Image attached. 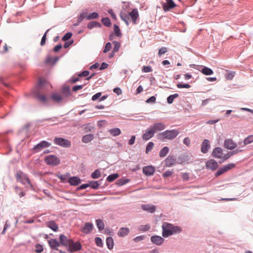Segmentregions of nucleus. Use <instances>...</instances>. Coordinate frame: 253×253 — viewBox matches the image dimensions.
Masks as SVG:
<instances>
[{"label":"nucleus","mask_w":253,"mask_h":253,"mask_svg":"<svg viewBox=\"0 0 253 253\" xmlns=\"http://www.w3.org/2000/svg\"><path fill=\"white\" fill-rule=\"evenodd\" d=\"M60 241L63 246H69L71 242V240H68L67 237L64 235H61L60 236Z\"/></svg>","instance_id":"obj_25"},{"label":"nucleus","mask_w":253,"mask_h":253,"mask_svg":"<svg viewBox=\"0 0 253 253\" xmlns=\"http://www.w3.org/2000/svg\"><path fill=\"white\" fill-rule=\"evenodd\" d=\"M108 131L113 136H118L121 133V130L118 128H114L113 129H110L108 130Z\"/></svg>","instance_id":"obj_28"},{"label":"nucleus","mask_w":253,"mask_h":253,"mask_svg":"<svg viewBox=\"0 0 253 253\" xmlns=\"http://www.w3.org/2000/svg\"><path fill=\"white\" fill-rule=\"evenodd\" d=\"M101 22L103 24L107 27H110L111 25V23L110 19L108 17L102 18L101 20Z\"/></svg>","instance_id":"obj_39"},{"label":"nucleus","mask_w":253,"mask_h":253,"mask_svg":"<svg viewBox=\"0 0 253 253\" xmlns=\"http://www.w3.org/2000/svg\"><path fill=\"white\" fill-rule=\"evenodd\" d=\"M201 72L205 75H211L213 73V71L211 69L207 67H204L202 69Z\"/></svg>","instance_id":"obj_32"},{"label":"nucleus","mask_w":253,"mask_h":253,"mask_svg":"<svg viewBox=\"0 0 253 253\" xmlns=\"http://www.w3.org/2000/svg\"><path fill=\"white\" fill-rule=\"evenodd\" d=\"M57 177L59 178L61 181L63 182H66L69 177V174H59L57 175Z\"/></svg>","instance_id":"obj_41"},{"label":"nucleus","mask_w":253,"mask_h":253,"mask_svg":"<svg viewBox=\"0 0 253 253\" xmlns=\"http://www.w3.org/2000/svg\"><path fill=\"white\" fill-rule=\"evenodd\" d=\"M162 228V235L164 237H168L173 234L180 233L182 231L180 227L174 226L168 222H164Z\"/></svg>","instance_id":"obj_1"},{"label":"nucleus","mask_w":253,"mask_h":253,"mask_svg":"<svg viewBox=\"0 0 253 253\" xmlns=\"http://www.w3.org/2000/svg\"><path fill=\"white\" fill-rule=\"evenodd\" d=\"M45 162L48 165L55 166L59 165L60 160L57 156L53 155H48L45 158Z\"/></svg>","instance_id":"obj_5"},{"label":"nucleus","mask_w":253,"mask_h":253,"mask_svg":"<svg viewBox=\"0 0 253 253\" xmlns=\"http://www.w3.org/2000/svg\"><path fill=\"white\" fill-rule=\"evenodd\" d=\"M119 174H118V173H114V174L109 175L107 177V180L109 182H112L113 181H114V180L117 179L119 177Z\"/></svg>","instance_id":"obj_40"},{"label":"nucleus","mask_w":253,"mask_h":253,"mask_svg":"<svg viewBox=\"0 0 253 253\" xmlns=\"http://www.w3.org/2000/svg\"><path fill=\"white\" fill-rule=\"evenodd\" d=\"M210 148V141L208 139H205L203 141L201 151L203 153H207L208 152V150Z\"/></svg>","instance_id":"obj_15"},{"label":"nucleus","mask_w":253,"mask_h":253,"mask_svg":"<svg viewBox=\"0 0 253 253\" xmlns=\"http://www.w3.org/2000/svg\"><path fill=\"white\" fill-rule=\"evenodd\" d=\"M151 241L153 243L157 245H161L164 242V239L159 236H153L151 238Z\"/></svg>","instance_id":"obj_17"},{"label":"nucleus","mask_w":253,"mask_h":253,"mask_svg":"<svg viewBox=\"0 0 253 253\" xmlns=\"http://www.w3.org/2000/svg\"><path fill=\"white\" fill-rule=\"evenodd\" d=\"M141 208L143 210L149 212L150 213L154 212L156 209V208L155 206L149 204L141 205Z\"/></svg>","instance_id":"obj_20"},{"label":"nucleus","mask_w":253,"mask_h":253,"mask_svg":"<svg viewBox=\"0 0 253 253\" xmlns=\"http://www.w3.org/2000/svg\"><path fill=\"white\" fill-rule=\"evenodd\" d=\"M181 177L184 181H187L189 178V174L188 173H183L181 174Z\"/></svg>","instance_id":"obj_62"},{"label":"nucleus","mask_w":253,"mask_h":253,"mask_svg":"<svg viewBox=\"0 0 253 253\" xmlns=\"http://www.w3.org/2000/svg\"><path fill=\"white\" fill-rule=\"evenodd\" d=\"M169 151V149L168 147H164L160 152L159 156L161 157H165Z\"/></svg>","instance_id":"obj_33"},{"label":"nucleus","mask_w":253,"mask_h":253,"mask_svg":"<svg viewBox=\"0 0 253 253\" xmlns=\"http://www.w3.org/2000/svg\"><path fill=\"white\" fill-rule=\"evenodd\" d=\"M145 239V236L143 235L137 236L133 239V241L135 242H138L139 241H141L142 240H143Z\"/></svg>","instance_id":"obj_61"},{"label":"nucleus","mask_w":253,"mask_h":253,"mask_svg":"<svg viewBox=\"0 0 253 253\" xmlns=\"http://www.w3.org/2000/svg\"><path fill=\"white\" fill-rule=\"evenodd\" d=\"M106 244L109 250L113 249L114 247V241L113 238L111 237H107L106 239Z\"/></svg>","instance_id":"obj_29"},{"label":"nucleus","mask_w":253,"mask_h":253,"mask_svg":"<svg viewBox=\"0 0 253 253\" xmlns=\"http://www.w3.org/2000/svg\"><path fill=\"white\" fill-rule=\"evenodd\" d=\"M93 229V225L92 223L90 222H86L84 225L81 229L82 232L87 234L90 233Z\"/></svg>","instance_id":"obj_10"},{"label":"nucleus","mask_w":253,"mask_h":253,"mask_svg":"<svg viewBox=\"0 0 253 253\" xmlns=\"http://www.w3.org/2000/svg\"><path fill=\"white\" fill-rule=\"evenodd\" d=\"M36 97L42 102L46 103L47 102V97L44 95H41L40 94H37L36 95Z\"/></svg>","instance_id":"obj_37"},{"label":"nucleus","mask_w":253,"mask_h":253,"mask_svg":"<svg viewBox=\"0 0 253 253\" xmlns=\"http://www.w3.org/2000/svg\"><path fill=\"white\" fill-rule=\"evenodd\" d=\"M155 133L154 130L150 126L143 134L142 138L144 140H148L154 136Z\"/></svg>","instance_id":"obj_11"},{"label":"nucleus","mask_w":253,"mask_h":253,"mask_svg":"<svg viewBox=\"0 0 253 253\" xmlns=\"http://www.w3.org/2000/svg\"><path fill=\"white\" fill-rule=\"evenodd\" d=\"M178 97V94H177V93H175V94L169 95L167 98V102H168V103L169 104H171L173 102V100L175 98H177Z\"/></svg>","instance_id":"obj_38"},{"label":"nucleus","mask_w":253,"mask_h":253,"mask_svg":"<svg viewBox=\"0 0 253 253\" xmlns=\"http://www.w3.org/2000/svg\"><path fill=\"white\" fill-rule=\"evenodd\" d=\"M154 143L152 142H150L146 146V153L148 154L153 148Z\"/></svg>","instance_id":"obj_46"},{"label":"nucleus","mask_w":253,"mask_h":253,"mask_svg":"<svg viewBox=\"0 0 253 253\" xmlns=\"http://www.w3.org/2000/svg\"><path fill=\"white\" fill-rule=\"evenodd\" d=\"M72 36V33H69V32L67 33L63 36L62 40L63 41H66L68 40L69 39H70L71 38Z\"/></svg>","instance_id":"obj_57"},{"label":"nucleus","mask_w":253,"mask_h":253,"mask_svg":"<svg viewBox=\"0 0 253 253\" xmlns=\"http://www.w3.org/2000/svg\"><path fill=\"white\" fill-rule=\"evenodd\" d=\"M48 243L50 248L53 250H57V248L60 246V243L56 239H51L48 241Z\"/></svg>","instance_id":"obj_23"},{"label":"nucleus","mask_w":253,"mask_h":253,"mask_svg":"<svg viewBox=\"0 0 253 253\" xmlns=\"http://www.w3.org/2000/svg\"><path fill=\"white\" fill-rule=\"evenodd\" d=\"M168 51L167 48L165 47H163L160 48L159 52H158V56L159 57H161L163 54L166 53Z\"/></svg>","instance_id":"obj_48"},{"label":"nucleus","mask_w":253,"mask_h":253,"mask_svg":"<svg viewBox=\"0 0 253 253\" xmlns=\"http://www.w3.org/2000/svg\"><path fill=\"white\" fill-rule=\"evenodd\" d=\"M98 17V14L97 12H93L91 13H89V14H87L86 13H81L79 17L78 20L81 21L83 20L85 18L87 20L94 19H96Z\"/></svg>","instance_id":"obj_8"},{"label":"nucleus","mask_w":253,"mask_h":253,"mask_svg":"<svg viewBox=\"0 0 253 253\" xmlns=\"http://www.w3.org/2000/svg\"><path fill=\"white\" fill-rule=\"evenodd\" d=\"M236 144L231 139H226L224 142V146L227 149L233 150L236 147Z\"/></svg>","instance_id":"obj_13"},{"label":"nucleus","mask_w":253,"mask_h":253,"mask_svg":"<svg viewBox=\"0 0 253 253\" xmlns=\"http://www.w3.org/2000/svg\"><path fill=\"white\" fill-rule=\"evenodd\" d=\"M16 178L18 181L21 182L25 185L26 188H33V185L27 175L21 171H18L16 175Z\"/></svg>","instance_id":"obj_4"},{"label":"nucleus","mask_w":253,"mask_h":253,"mask_svg":"<svg viewBox=\"0 0 253 253\" xmlns=\"http://www.w3.org/2000/svg\"><path fill=\"white\" fill-rule=\"evenodd\" d=\"M47 84V82L45 80L40 79L39 83V86L40 87H42L43 86Z\"/></svg>","instance_id":"obj_56"},{"label":"nucleus","mask_w":253,"mask_h":253,"mask_svg":"<svg viewBox=\"0 0 253 253\" xmlns=\"http://www.w3.org/2000/svg\"><path fill=\"white\" fill-rule=\"evenodd\" d=\"M179 132L175 129L166 130L158 134V139L164 141L165 139H172L176 137Z\"/></svg>","instance_id":"obj_3"},{"label":"nucleus","mask_w":253,"mask_h":253,"mask_svg":"<svg viewBox=\"0 0 253 253\" xmlns=\"http://www.w3.org/2000/svg\"><path fill=\"white\" fill-rule=\"evenodd\" d=\"M235 72H230L227 73L226 74L225 77H226L227 80H232L233 78V77L235 76Z\"/></svg>","instance_id":"obj_45"},{"label":"nucleus","mask_w":253,"mask_h":253,"mask_svg":"<svg viewBox=\"0 0 253 253\" xmlns=\"http://www.w3.org/2000/svg\"><path fill=\"white\" fill-rule=\"evenodd\" d=\"M100 172L99 170L96 169L91 174V177L92 178H98L100 176Z\"/></svg>","instance_id":"obj_43"},{"label":"nucleus","mask_w":253,"mask_h":253,"mask_svg":"<svg viewBox=\"0 0 253 253\" xmlns=\"http://www.w3.org/2000/svg\"><path fill=\"white\" fill-rule=\"evenodd\" d=\"M94 138V136L92 134H88L84 135L82 138V141L84 143H88Z\"/></svg>","instance_id":"obj_27"},{"label":"nucleus","mask_w":253,"mask_h":253,"mask_svg":"<svg viewBox=\"0 0 253 253\" xmlns=\"http://www.w3.org/2000/svg\"><path fill=\"white\" fill-rule=\"evenodd\" d=\"M54 142L56 144L65 148L70 147L71 145L70 141L61 137H55L54 139Z\"/></svg>","instance_id":"obj_6"},{"label":"nucleus","mask_w":253,"mask_h":253,"mask_svg":"<svg viewBox=\"0 0 253 253\" xmlns=\"http://www.w3.org/2000/svg\"><path fill=\"white\" fill-rule=\"evenodd\" d=\"M113 43L114 44L113 52H117L118 51V50L120 47V46H121L120 43L118 42H116V41L113 42Z\"/></svg>","instance_id":"obj_42"},{"label":"nucleus","mask_w":253,"mask_h":253,"mask_svg":"<svg viewBox=\"0 0 253 253\" xmlns=\"http://www.w3.org/2000/svg\"><path fill=\"white\" fill-rule=\"evenodd\" d=\"M212 155L215 158L222 159L223 156L222 150L219 147L215 148L212 151Z\"/></svg>","instance_id":"obj_19"},{"label":"nucleus","mask_w":253,"mask_h":253,"mask_svg":"<svg viewBox=\"0 0 253 253\" xmlns=\"http://www.w3.org/2000/svg\"><path fill=\"white\" fill-rule=\"evenodd\" d=\"M176 159L173 156H169L165 160L166 167H170L176 164Z\"/></svg>","instance_id":"obj_14"},{"label":"nucleus","mask_w":253,"mask_h":253,"mask_svg":"<svg viewBox=\"0 0 253 253\" xmlns=\"http://www.w3.org/2000/svg\"><path fill=\"white\" fill-rule=\"evenodd\" d=\"M43 250V248L42 245L37 244L35 246V252L38 253H42Z\"/></svg>","instance_id":"obj_47"},{"label":"nucleus","mask_w":253,"mask_h":253,"mask_svg":"<svg viewBox=\"0 0 253 253\" xmlns=\"http://www.w3.org/2000/svg\"><path fill=\"white\" fill-rule=\"evenodd\" d=\"M50 146V144L46 141H42L34 146L33 148L35 152H39L43 148H47Z\"/></svg>","instance_id":"obj_9"},{"label":"nucleus","mask_w":253,"mask_h":253,"mask_svg":"<svg viewBox=\"0 0 253 253\" xmlns=\"http://www.w3.org/2000/svg\"><path fill=\"white\" fill-rule=\"evenodd\" d=\"M120 17L127 25H129L130 18L131 19L133 24H136V20L139 17V13L137 9L134 8L132 10L129 12L128 14L125 13H121Z\"/></svg>","instance_id":"obj_2"},{"label":"nucleus","mask_w":253,"mask_h":253,"mask_svg":"<svg viewBox=\"0 0 253 253\" xmlns=\"http://www.w3.org/2000/svg\"><path fill=\"white\" fill-rule=\"evenodd\" d=\"M46 225L54 231H57L58 229V225L54 221L47 222Z\"/></svg>","instance_id":"obj_26"},{"label":"nucleus","mask_w":253,"mask_h":253,"mask_svg":"<svg viewBox=\"0 0 253 253\" xmlns=\"http://www.w3.org/2000/svg\"><path fill=\"white\" fill-rule=\"evenodd\" d=\"M129 232V229L126 227H122L120 229L118 235L120 237H124L127 235Z\"/></svg>","instance_id":"obj_24"},{"label":"nucleus","mask_w":253,"mask_h":253,"mask_svg":"<svg viewBox=\"0 0 253 253\" xmlns=\"http://www.w3.org/2000/svg\"><path fill=\"white\" fill-rule=\"evenodd\" d=\"M226 172L224 167H222L221 168L219 169L217 172L215 173V176L218 177L221 174L224 173V172Z\"/></svg>","instance_id":"obj_51"},{"label":"nucleus","mask_w":253,"mask_h":253,"mask_svg":"<svg viewBox=\"0 0 253 253\" xmlns=\"http://www.w3.org/2000/svg\"><path fill=\"white\" fill-rule=\"evenodd\" d=\"M68 182L71 185H77L81 183V180L80 178L77 176H73L68 179Z\"/></svg>","instance_id":"obj_22"},{"label":"nucleus","mask_w":253,"mask_h":253,"mask_svg":"<svg viewBox=\"0 0 253 253\" xmlns=\"http://www.w3.org/2000/svg\"><path fill=\"white\" fill-rule=\"evenodd\" d=\"M48 31H49V29L46 31V32L45 33V34H44V35L43 36V37L42 39V40L41 42V45L42 46L44 45L45 43L46 39V34Z\"/></svg>","instance_id":"obj_58"},{"label":"nucleus","mask_w":253,"mask_h":253,"mask_svg":"<svg viewBox=\"0 0 253 253\" xmlns=\"http://www.w3.org/2000/svg\"><path fill=\"white\" fill-rule=\"evenodd\" d=\"M231 156H232V154L231 152H228L227 154L224 155L222 156V159L223 161L229 159Z\"/></svg>","instance_id":"obj_64"},{"label":"nucleus","mask_w":253,"mask_h":253,"mask_svg":"<svg viewBox=\"0 0 253 253\" xmlns=\"http://www.w3.org/2000/svg\"><path fill=\"white\" fill-rule=\"evenodd\" d=\"M235 167V165L234 164H229L223 166L224 168L225 169L226 171L234 168Z\"/></svg>","instance_id":"obj_55"},{"label":"nucleus","mask_w":253,"mask_h":253,"mask_svg":"<svg viewBox=\"0 0 253 253\" xmlns=\"http://www.w3.org/2000/svg\"><path fill=\"white\" fill-rule=\"evenodd\" d=\"M172 171L168 170V171H165L163 174V177L164 178H166V177L170 176L172 175Z\"/></svg>","instance_id":"obj_63"},{"label":"nucleus","mask_w":253,"mask_h":253,"mask_svg":"<svg viewBox=\"0 0 253 253\" xmlns=\"http://www.w3.org/2000/svg\"><path fill=\"white\" fill-rule=\"evenodd\" d=\"M235 167V165L234 164H229L223 166L224 168L225 169L226 171L234 168Z\"/></svg>","instance_id":"obj_54"},{"label":"nucleus","mask_w":253,"mask_h":253,"mask_svg":"<svg viewBox=\"0 0 253 253\" xmlns=\"http://www.w3.org/2000/svg\"><path fill=\"white\" fill-rule=\"evenodd\" d=\"M176 86L178 88H189L190 87V85L188 84H181V83H178L176 84Z\"/></svg>","instance_id":"obj_50"},{"label":"nucleus","mask_w":253,"mask_h":253,"mask_svg":"<svg viewBox=\"0 0 253 253\" xmlns=\"http://www.w3.org/2000/svg\"><path fill=\"white\" fill-rule=\"evenodd\" d=\"M206 167L208 169L214 170L217 169L218 165L215 160L212 159L208 161L207 162Z\"/></svg>","instance_id":"obj_21"},{"label":"nucleus","mask_w":253,"mask_h":253,"mask_svg":"<svg viewBox=\"0 0 253 253\" xmlns=\"http://www.w3.org/2000/svg\"><path fill=\"white\" fill-rule=\"evenodd\" d=\"M150 229V226L149 225H141L139 227V230L141 231H146L149 230Z\"/></svg>","instance_id":"obj_53"},{"label":"nucleus","mask_w":253,"mask_h":253,"mask_svg":"<svg viewBox=\"0 0 253 253\" xmlns=\"http://www.w3.org/2000/svg\"><path fill=\"white\" fill-rule=\"evenodd\" d=\"M69 249L71 252L78 251L81 249V245L78 242L74 243L71 241L69 245Z\"/></svg>","instance_id":"obj_12"},{"label":"nucleus","mask_w":253,"mask_h":253,"mask_svg":"<svg viewBox=\"0 0 253 253\" xmlns=\"http://www.w3.org/2000/svg\"><path fill=\"white\" fill-rule=\"evenodd\" d=\"M156 98L155 96H153L149 97L146 100V102L147 103H154L156 102Z\"/></svg>","instance_id":"obj_60"},{"label":"nucleus","mask_w":253,"mask_h":253,"mask_svg":"<svg viewBox=\"0 0 253 253\" xmlns=\"http://www.w3.org/2000/svg\"><path fill=\"white\" fill-rule=\"evenodd\" d=\"M101 27V25L100 23L96 21H92L89 22L87 25V28L89 29H91L94 27Z\"/></svg>","instance_id":"obj_30"},{"label":"nucleus","mask_w":253,"mask_h":253,"mask_svg":"<svg viewBox=\"0 0 253 253\" xmlns=\"http://www.w3.org/2000/svg\"><path fill=\"white\" fill-rule=\"evenodd\" d=\"M151 127L154 130L155 132L157 131H161L165 128V125L163 123H155L153 125L151 126Z\"/></svg>","instance_id":"obj_16"},{"label":"nucleus","mask_w":253,"mask_h":253,"mask_svg":"<svg viewBox=\"0 0 253 253\" xmlns=\"http://www.w3.org/2000/svg\"><path fill=\"white\" fill-rule=\"evenodd\" d=\"M51 99L55 102H59L62 99V97L61 95L57 93H53L51 96Z\"/></svg>","instance_id":"obj_31"},{"label":"nucleus","mask_w":253,"mask_h":253,"mask_svg":"<svg viewBox=\"0 0 253 253\" xmlns=\"http://www.w3.org/2000/svg\"><path fill=\"white\" fill-rule=\"evenodd\" d=\"M89 186L94 189H98L99 186V184L97 181H91L89 183Z\"/></svg>","instance_id":"obj_44"},{"label":"nucleus","mask_w":253,"mask_h":253,"mask_svg":"<svg viewBox=\"0 0 253 253\" xmlns=\"http://www.w3.org/2000/svg\"><path fill=\"white\" fill-rule=\"evenodd\" d=\"M95 241L96 245L98 247H102L103 246V243L101 239L99 237H96L95 238Z\"/></svg>","instance_id":"obj_52"},{"label":"nucleus","mask_w":253,"mask_h":253,"mask_svg":"<svg viewBox=\"0 0 253 253\" xmlns=\"http://www.w3.org/2000/svg\"><path fill=\"white\" fill-rule=\"evenodd\" d=\"M155 171V168L151 166H148L143 168V173L147 176L152 175L153 174Z\"/></svg>","instance_id":"obj_18"},{"label":"nucleus","mask_w":253,"mask_h":253,"mask_svg":"<svg viewBox=\"0 0 253 253\" xmlns=\"http://www.w3.org/2000/svg\"><path fill=\"white\" fill-rule=\"evenodd\" d=\"M114 32L115 35L117 37H120L122 35L119 27L116 24L114 25Z\"/></svg>","instance_id":"obj_34"},{"label":"nucleus","mask_w":253,"mask_h":253,"mask_svg":"<svg viewBox=\"0 0 253 253\" xmlns=\"http://www.w3.org/2000/svg\"><path fill=\"white\" fill-rule=\"evenodd\" d=\"M253 142V135H249L244 140V146L248 145Z\"/></svg>","instance_id":"obj_36"},{"label":"nucleus","mask_w":253,"mask_h":253,"mask_svg":"<svg viewBox=\"0 0 253 253\" xmlns=\"http://www.w3.org/2000/svg\"><path fill=\"white\" fill-rule=\"evenodd\" d=\"M165 1L166 2L162 4L163 10L165 12L169 11L177 6L173 0H165Z\"/></svg>","instance_id":"obj_7"},{"label":"nucleus","mask_w":253,"mask_h":253,"mask_svg":"<svg viewBox=\"0 0 253 253\" xmlns=\"http://www.w3.org/2000/svg\"><path fill=\"white\" fill-rule=\"evenodd\" d=\"M96 225L99 231L103 230L104 228V224L103 221L101 219H97L96 220Z\"/></svg>","instance_id":"obj_35"},{"label":"nucleus","mask_w":253,"mask_h":253,"mask_svg":"<svg viewBox=\"0 0 253 253\" xmlns=\"http://www.w3.org/2000/svg\"><path fill=\"white\" fill-rule=\"evenodd\" d=\"M142 70L143 72L148 73L151 72L152 71V69L150 66H144L143 67Z\"/></svg>","instance_id":"obj_59"},{"label":"nucleus","mask_w":253,"mask_h":253,"mask_svg":"<svg viewBox=\"0 0 253 253\" xmlns=\"http://www.w3.org/2000/svg\"><path fill=\"white\" fill-rule=\"evenodd\" d=\"M112 48V44L110 42H107L106 45H105V48L103 50V52L104 53H107L110 50V49H111Z\"/></svg>","instance_id":"obj_49"}]
</instances>
